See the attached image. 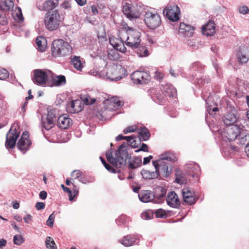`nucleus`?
Returning <instances> with one entry per match:
<instances>
[{
  "instance_id": "680f3d73",
  "label": "nucleus",
  "mask_w": 249,
  "mask_h": 249,
  "mask_svg": "<svg viewBox=\"0 0 249 249\" xmlns=\"http://www.w3.org/2000/svg\"><path fill=\"white\" fill-rule=\"evenodd\" d=\"M153 158L152 156H149L147 157H145L143 159V163L145 165L150 162L151 160Z\"/></svg>"
},
{
  "instance_id": "f704fd0d",
  "label": "nucleus",
  "mask_w": 249,
  "mask_h": 249,
  "mask_svg": "<svg viewBox=\"0 0 249 249\" xmlns=\"http://www.w3.org/2000/svg\"><path fill=\"white\" fill-rule=\"evenodd\" d=\"M45 245L48 249H57V246L54 240L50 236L47 237L45 241Z\"/></svg>"
},
{
  "instance_id": "0e129e2a",
  "label": "nucleus",
  "mask_w": 249,
  "mask_h": 249,
  "mask_svg": "<svg viewBox=\"0 0 249 249\" xmlns=\"http://www.w3.org/2000/svg\"><path fill=\"white\" fill-rule=\"evenodd\" d=\"M160 190L161 192V193L159 196H156L158 197V198L160 199L162 197H163L165 196V191L162 188H160Z\"/></svg>"
},
{
  "instance_id": "c756f323",
  "label": "nucleus",
  "mask_w": 249,
  "mask_h": 249,
  "mask_svg": "<svg viewBox=\"0 0 249 249\" xmlns=\"http://www.w3.org/2000/svg\"><path fill=\"white\" fill-rule=\"evenodd\" d=\"M36 44L38 50L41 52H43L45 50L46 43L44 38L42 37H37L36 38Z\"/></svg>"
},
{
  "instance_id": "0eeeda50",
  "label": "nucleus",
  "mask_w": 249,
  "mask_h": 249,
  "mask_svg": "<svg viewBox=\"0 0 249 249\" xmlns=\"http://www.w3.org/2000/svg\"><path fill=\"white\" fill-rule=\"evenodd\" d=\"M123 148H124V146L123 144L120 146L118 151L116 153L115 158L112 162L113 163H111L112 165L116 167L117 169H118V172L120 171L119 169L124 167L125 165L126 160L128 156L126 150H122Z\"/></svg>"
},
{
  "instance_id": "20e7f679",
  "label": "nucleus",
  "mask_w": 249,
  "mask_h": 249,
  "mask_svg": "<svg viewBox=\"0 0 249 249\" xmlns=\"http://www.w3.org/2000/svg\"><path fill=\"white\" fill-rule=\"evenodd\" d=\"M34 77L32 80L34 83L40 86L46 84V82L50 79L52 72L48 70H42L36 69L34 71Z\"/></svg>"
},
{
  "instance_id": "412c9836",
  "label": "nucleus",
  "mask_w": 249,
  "mask_h": 249,
  "mask_svg": "<svg viewBox=\"0 0 249 249\" xmlns=\"http://www.w3.org/2000/svg\"><path fill=\"white\" fill-rule=\"evenodd\" d=\"M202 32L207 36H212L215 32V23L213 21L209 20L202 27Z\"/></svg>"
},
{
  "instance_id": "6e6d98bb",
  "label": "nucleus",
  "mask_w": 249,
  "mask_h": 249,
  "mask_svg": "<svg viewBox=\"0 0 249 249\" xmlns=\"http://www.w3.org/2000/svg\"><path fill=\"white\" fill-rule=\"evenodd\" d=\"M249 10L247 6H243L239 8V11L241 14H246L249 12Z\"/></svg>"
},
{
  "instance_id": "5701e85b",
  "label": "nucleus",
  "mask_w": 249,
  "mask_h": 249,
  "mask_svg": "<svg viewBox=\"0 0 249 249\" xmlns=\"http://www.w3.org/2000/svg\"><path fill=\"white\" fill-rule=\"evenodd\" d=\"M59 0H46L42 5L41 10L52 11L59 4Z\"/></svg>"
},
{
  "instance_id": "a211bd4d",
  "label": "nucleus",
  "mask_w": 249,
  "mask_h": 249,
  "mask_svg": "<svg viewBox=\"0 0 249 249\" xmlns=\"http://www.w3.org/2000/svg\"><path fill=\"white\" fill-rule=\"evenodd\" d=\"M166 201L170 207L174 208H178L180 205L178 196L174 191L170 192L168 194Z\"/></svg>"
},
{
  "instance_id": "338daca9",
  "label": "nucleus",
  "mask_w": 249,
  "mask_h": 249,
  "mask_svg": "<svg viewBox=\"0 0 249 249\" xmlns=\"http://www.w3.org/2000/svg\"><path fill=\"white\" fill-rule=\"evenodd\" d=\"M91 8V11L94 15H96L98 13V10L96 6L92 5Z\"/></svg>"
},
{
  "instance_id": "c9c22d12",
  "label": "nucleus",
  "mask_w": 249,
  "mask_h": 249,
  "mask_svg": "<svg viewBox=\"0 0 249 249\" xmlns=\"http://www.w3.org/2000/svg\"><path fill=\"white\" fill-rule=\"evenodd\" d=\"M238 141V143L241 145H248L249 144V134L240 135Z\"/></svg>"
},
{
  "instance_id": "cd10ccee",
  "label": "nucleus",
  "mask_w": 249,
  "mask_h": 249,
  "mask_svg": "<svg viewBox=\"0 0 249 249\" xmlns=\"http://www.w3.org/2000/svg\"><path fill=\"white\" fill-rule=\"evenodd\" d=\"M113 48L114 49H110L108 51L107 57L110 60L117 61L120 58V54L118 53V51L119 50L115 49L114 47Z\"/></svg>"
},
{
  "instance_id": "aec40b11",
  "label": "nucleus",
  "mask_w": 249,
  "mask_h": 249,
  "mask_svg": "<svg viewBox=\"0 0 249 249\" xmlns=\"http://www.w3.org/2000/svg\"><path fill=\"white\" fill-rule=\"evenodd\" d=\"M83 109L81 101L79 100L71 101L67 107V111L71 113H76Z\"/></svg>"
},
{
  "instance_id": "de8ad7c7",
  "label": "nucleus",
  "mask_w": 249,
  "mask_h": 249,
  "mask_svg": "<svg viewBox=\"0 0 249 249\" xmlns=\"http://www.w3.org/2000/svg\"><path fill=\"white\" fill-rule=\"evenodd\" d=\"M8 22V20L6 17L5 13L0 11V24L2 25H6Z\"/></svg>"
},
{
  "instance_id": "f257e3e1",
  "label": "nucleus",
  "mask_w": 249,
  "mask_h": 249,
  "mask_svg": "<svg viewBox=\"0 0 249 249\" xmlns=\"http://www.w3.org/2000/svg\"><path fill=\"white\" fill-rule=\"evenodd\" d=\"M119 37L120 43L114 42V40L109 41L110 44L121 52L124 53L126 52V48L124 43L132 48H137L140 45L141 33L127 25H124V30L120 32Z\"/></svg>"
},
{
  "instance_id": "c85d7f7f",
  "label": "nucleus",
  "mask_w": 249,
  "mask_h": 249,
  "mask_svg": "<svg viewBox=\"0 0 249 249\" xmlns=\"http://www.w3.org/2000/svg\"><path fill=\"white\" fill-rule=\"evenodd\" d=\"M120 243L125 247H129L134 244L135 238L132 236L127 235L120 241Z\"/></svg>"
},
{
  "instance_id": "1a4fd4ad",
  "label": "nucleus",
  "mask_w": 249,
  "mask_h": 249,
  "mask_svg": "<svg viewBox=\"0 0 249 249\" xmlns=\"http://www.w3.org/2000/svg\"><path fill=\"white\" fill-rule=\"evenodd\" d=\"M163 13L166 18L172 21H177L179 19L180 9L176 5L166 6L163 10Z\"/></svg>"
},
{
  "instance_id": "ea45409f",
  "label": "nucleus",
  "mask_w": 249,
  "mask_h": 249,
  "mask_svg": "<svg viewBox=\"0 0 249 249\" xmlns=\"http://www.w3.org/2000/svg\"><path fill=\"white\" fill-rule=\"evenodd\" d=\"M71 176L72 177L71 178V180L77 179L81 181L83 176V173L79 170H75L72 172Z\"/></svg>"
},
{
  "instance_id": "6ab92c4d",
  "label": "nucleus",
  "mask_w": 249,
  "mask_h": 249,
  "mask_svg": "<svg viewBox=\"0 0 249 249\" xmlns=\"http://www.w3.org/2000/svg\"><path fill=\"white\" fill-rule=\"evenodd\" d=\"M72 124V120L67 114H63L60 116L57 121V125L60 128L66 129Z\"/></svg>"
},
{
  "instance_id": "a18cd8bd",
  "label": "nucleus",
  "mask_w": 249,
  "mask_h": 249,
  "mask_svg": "<svg viewBox=\"0 0 249 249\" xmlns=\"http://www.w3.org/2000/svg\"><path fill=\"white\" fill-rule=\"evenodd\" d=\"M160 160H163L164 161H172L173 160V156L170 153H165L160 155Z\"/></svg>"
},
{
  "instance_id": "a878e982",
  "label": "nucleus",
  "mask_w": 249,
  "mask_h": 249,
  "mask_svg": "<svg viewBox=\"0 0 249 249\" xmlns=\"http://www.w3.org/2000/svg\"><path fill=\"white\" fill-rule=\"evenodd\" d=\"M138 134L140 141H147L150 137V133L149 130L145 127H142L140 129Z\"/></svg>"
},
{
  "instance_id": "4be33fe9",
  "label": "nucleus",
  "mask_w": 249,
  "mask_h": 249,
  "mask_svg": "<svg viewBox=\"0 0 249 249\" xmlns=\"http://www.w3.org/2000/svg\"><path fill=\"white\" fill-rule=\"evenodd\" d=\"M155 196L154 193L148 190L142 191L139 194L140 200L145 203L153 201Z\"/></svg>"
},
{
  "instance_id": "e2e57ef3",
  "label": "nucleus",
  "mask_w": 249,
  "mask_h": 249,
  "mask_svg": "<svg viewBox=\"0 0 249 249\" xmlns=\"http://www.w3.org/2000/svg\"><path fill=\"white\" fill-rule=\"evenodd\" d=\"M32 217L30 214H27L23 219L25 223H29L31 221Z\"/></svg>"
},
{
  "instance_id": "4d7b16f0",
  "label": "nucleus",
  "mask_w": 249,
  "mask_h": 249,
  "mask_svg": "<svg viewBox=\"0 0 249 249\" xmlns=\"http://www.w3.org/2000/svg\"><path fill=\"white\" fill-rule=\"evenodd\" d=\"M45 207V203L42 202H37L36 204V208L37 210L44 209Z\"/></svg>"
},
{
  "instance_id": "37998d69",
  "label": "nucleus",
  "mask_w": 249,
  "mask_h": 249,
  "mask_svg": "<svg viewBox=\"0 0 249 249\" xmlns=\"http://www.w3.org/2000/svg\"><path fill=\"white\" fill-rule=\"evenodd\" d=\"M24 241L23 237L20 235H15L13 238V242L15 244L19 246Z\"/></svg>"
},
{
  "instance_id": "ddd939ff",
  "label": "nucleus",
  "mask_w": 249,
  "mask_h": 249,
  "mask_svg": "<svg viewBox=\"0 0 249 249\" xmlns=\"http://www.w3.org/2000/svg\"><path fill=\"white\" fill-rule=\"evenodd\" d=\"M54 111L51 110L48 112L47 116L42 119V126L45 129L49 130L54 125L55 119Z\"/></svg>"
},
{
  "instance_id": "69168bd1",
  "label": "nucleus",
  "mask_w": 249,
  "mask_h": 249,
  "mask_svg": "<svg viewBox=\"0 0 249 249\" xmlns=\"http://www.w3.org/2000/svg\"><path fill=\"white\" fill-rule=\"evenodd\" d=\"M77 4L80 6L84 5L87 2V0H75Z\"/></svg>"
},
{
  "instance_id": "7c9ffc66",
  "label": "nucleus",
  "mask_w": 249,
  "mask_h": 249,
  "mask_svg": "<svg viewBox=\"0 0 249 249\" xmlns=\"http://www.w3.org/2000/svg\"><path fill=\"white\" fill-rule=\"evenodd\" d=\"M71 62L74 67L77 70L81 71L83 68V64L79 56H74L71 59Z\"/></svg>"
},
{
  "instance_id": "2f4dec72",
  "label": "nucleus",
  "mask_w": 249,
  "mask_h": 249,
  "mask_svg": "<svg viewBox=\"0 0 249 249\" xmlns=\"http://www.w3.org/2000/svg\"><path fill=\"white\" fill-rule=\"evenodd\" d=\"M236 117L233 113H229L227 114L224 123L228 125H232V124L236 121Z\"/></svg>"
},
{
  "instance_id": "7ed1b4c3",
  "label": "nucleus",
  "mask_w": 249,
  "mask_h": 249,
  "mask_svg": "<svg viewBox=\"0 0 249 249\" xmlns=\"http://www.w3.org/2000/svg\"><path fill=\"white\" fill-rule=\"evenodd\" d=\"M64 17L61 15L57 10L48 11L44 18L45 27L49 31H53L58 29L63 22Z\"/></svg>"
},
{
  "instance_id": "2eb2a0df",
  "label": "nucleus",
  "mask_w": 249,
  "mask_h": 249,
  "mask_svg": "<svg viewBox=\"0 0 249 249\" xmlns=\"http://www.w3.org/2000/svg\"><path fill=\"white\" fill-rule=\"evenodd\" d=\"M182 195L184 202L188 205H193L197 200L195 192L191 191L189 188H183L182 190Z\"/></svg>"
},
{
  "instance_id": "4468645a",
  "label": "nucleus",
  "mask_w": 249,
  "mask_h": 249,
  "mask_svg": "<svg viewBox=\"0 0 249 249\" xmlns=\"http://www.w3.org/2000/svg\"><path fill=\"white\" fill-rule=\"evenodd\" d=\"M107 109L110 110H117L124 106V102L120 97H112L107 100Z\"/></svg>"
},
{
  "instance_id": "3c124183",
  "label": "nucleus",
  "mask_w": 249,
  "mask_h": 249,
  "mask_svg": "<svg viewBox=\"0 0 249 249\" xmlns=\"http://www.w3.org/2000/svg\"><path fill=\"white\" fill-rule=\"evenodd\" d=\"M137 129V127L136 125H131L125 128L123 132L124 134H127L128 133L135 132Z\"/></svg>"
},
{
  "instance_id": "49530a36",
  "label": "nucleus",
  "mask_w": 249,
  "mask_h": 249,
  "mask_svg": "<svg viewBox=\"0 0 249 249\" xmlns=\"http://www.w3.org/2000/svg\"><path fill=\"white\" fill-rule=\"evenodd\" d=\"M154 213L151 212L150 211H148L144 212L142 213V219L145 220L150 219L151 217L153 216V214Z\"/></svg>"
},
{
  "instance_id": "39448f33",
  "label": "nucleus",
  "mask_w": 249,
  "mask_h": 249,
  "mask_svg": "<svg viewBox=\"0 0 249 249\" xmlns=\"http://www.w3.org/2000/svg\"><path fill=\"white\" fill-rule=\"evenodd\" d=\"M126 71L121 65H113L107 69V75L111 80H119L126 75Z\"/></svg>"
},
{
  "instance_id": "bf43d9fd",
  "label": "nucleus",
  "mask_w": 249,
  "mask_h": 249,
  "mask_svg": "<svg viewBox=\"0 0 249 249\" xmlns=\"http://www.w3.org/2000/svg\"><path fill=\"white\" fill-rule=\"evenodd\" d=\"M163 74L161 72L158 71L155 72V77L159 80H161L163 78Z\"/></svg>"
},
{
  "instance_id": "423d86ee",
  "label": "nucleus",
  "mask_w": 249,
  "mask_h": 249,
  "mask_svg": "<svg viewBox=\"0 0 249 249\" xmlns=\"http://www.w3.org/2000/svg\"><path fill=\"white\" fill-rule=\"evenodd\" d=\"M240 133V127L237 125L232 124L227 125L222 132L221 136L223 139H227L231 142L235 140Z\"/></svg>"
},
{
  "instance_id": "4c0bfd02",
  "label": "nucleus",
  "mask_w": 249,
  "mask_h": 249,
  "mask_svg": "<svg viewBox=\"0 0 249 249\" xmlns=\"http://www.w3.org/2000/svg\"><path fill=\"white\" fill-rule=\"evenodd\" d=\"M137 54L140 57L147 56L149 55V52L145 46H142L138 48Z\"/></svg>"
},
{
  "instance_id": "13d9d810",
  "label": "nucleus",
  "mask_w": 249,
  "mask_h": 249,
  "mask_svg": "<svg viewBox=\"0 0 249 249\" xmlns=\"http://www.w3.org/2000/svg\"><path fill=\"white\" fill-rule=\"evenodd\" d=\"M105 167L111 173H115V170L107 163L104 165Z\"/></svg>"
},
{
  "instance_id": "473e14b6",
  "label": "nucleus",
  "mask_w": 249,
  "mask_h": 249,
  "mask_svg": "<svg viewBox=\"0 0 249 249\" xmlns=\"http://www.w3.org/2000/svg\"><path fill=\"white\" fill-rule=\"evenodd\" d=\"M14 3L12 0H4L0 4V8L3 10H9L13 7Z\"/></svg>"
},
{
  "instance_id": "58836bf2",
  "label": "nucleus",
  "mask_w": 249,
  "mask_h": 249,
  "mask_svg": "<svg viewBox=\"0 0 249 249\" xmlns=\"http://www.w3.org/2000/svg\"><path fill=\"white\" fill-rule=\"evenodd\" d=\"M82 100L86 105H90L96 102L95 98L91 97L89 95H86L83 96Z\"/></svg>"
},
{
  "instance_id": "774afa93",
  "label": "nucleus",
  "mask_w": 249,
  "mask_h": 249,
  "mask_svg": "<svg viewBox=\"0 0 249 249\" xmlns=\"http://www.w3.org/2000/svg\"><path fill=\"white\" fill-rule=\"evenodd\" d=\"M6 244V240L4 239H2L0 240V248H2L3 247L5 246Z\"/></svg>"
},
{
  "instance_id": "72a5a7b5",
  "label": "nucleus",
  "mask_w": 249,
  "mask_h": 249,
  "mask_svg": "<svg viewBox=\"0 0 249 249\" xmlns=\"http://www.w3.org/2000/svg\"><path fill=\"white\" fill-rule=\"evenodd\" d=\"M66 184L68 186H71V185L72 186V190L73 194H74V196H76L78 195L79 187L75 185L74 180H71V178H67L66 180Z\"/></svg>"
},
{
  "instance_id": "b1692460",
  "label": "nucleus",
  "mask_w": 249,
  "mask_h": 249,
  "mask_svg": "<svg viewBox=\"0 0 249 249\" xmlns=\"http://www.w3.org/2000/svg\"><path fill=\"white\" fill-rule=\"evenodd\" d=\"M179 30L181 32L186 34V36H191L194 33V27L189 24L184 22L180 23Z\"/></svg>"
},
{
  "instance_id": "09e8293b",
  "label": "nucleus",
  "mask_w": 249,
  "mask_h": 249,
  "mask_svg": "<svg viewBox=\"0 0 249 249\" xmlns=\"http://www.w3.org/2000/svg\"><path fill=\"white\" fill-rule=\"evenodd\" d=\"M55 218L54 212H53L49 217L46 221L47 225L50 227H52L53 225L54 219Z\"/></svg>"
},
{
  "instance_id": "c03bdc74",
  "label": "nucleus",
  "mask_w": 249,
  "mask_h": 249,
  "mask_svg": "<svg viewBox=\"0 0 249 249\" xmlns=\"http://www.w3.org/2000/svg\"><path fill=\"white\" fill-rule=\"evenodd\" d=\"M61 186L63 188V190L65 192H67L69 193L70 200H72L74 198V197L76 196H74V194H73L72 189H70V188L65 186L63 184H62Z\"/></svg>"
},
{
  "instance_id": "dca6fc26",
  "label": "nucleus",
  "mask_w": 249,
  "mask_h": 249,
  "mask_svg": "<svg viewBox=\"0 0 249 249\" xmlns=\"http://www.w3.org/2000/svg\"><path fill=\"white\" fill-rule=\"evenodd\" d=\"M123 12L130 19L138 18L139 17V13L135 7L127 2L125 3L123 6Z\"/></svg>"
},
{
  "instance_id": "f03ea898",
  "label": "nucleus",
  "mask_w": 249,
  "mask_h": 249,
  "mask_svg": "<svg viewBox=\"0 0 249 249\" xmlns=\"http://www.w3.org/2000/svg\"><path fill=\"white\" fill-rule=\"evenodd\" d=\"M51 52L53 57H66L71 54L72 48L68 42L61 39H57L53 41Z\"/></svg>"
},
{
  "instance_id": "393cba45",
  "label": "nucleus",
  "mask_w": 249,
  "mask_h": 249,
  "mask_svg": "<svg viewBox=\"0 0 249 249\" xmlns=\"http://www.w3.org/2000/svg\"><path fill=\"white\" fill-rule=\"evenodd\" d=\"M50 79H52L55 86H60L66 83V78L64 75L56 76L52 72V75L50 76Z\"/></svg>"
},
{
  "instance_id": "9d476101",
  "label": "nucleus",
  "mask_w": 249,
  "mask_h": 249,
  "mask_svg": "<svg viewBox=\"0 0 249 249\" xmlns=\"http://www.w3.org/2000/svg\"><path fill=\"white\" fill-rule=\"evenodd\" d=\"M152 162L155 171L158 173V177L161 175L163 177L166 178L169 175L168 163L167 161L163 160H157L153 161Z\"/></svg>"
},
{
  "instance_id": "9b49d317",
  "label": "nucleus",
  "mask_w": 249,
  "mask_h": 249,
  "mask_svg": "<svg viewBox=\"0 0 249 249\" xmlns=\"http://www.w3.org/2000/svg\"><path fill=\"white\" fill-rule=\"evenodd\" d=\"M19 135V132L12 126L6 135L5 147L11 149L14 148Z\"/></svg>"
},
{
  "instance_id": "6e6552de",
  "label": "nucleus",
  "mask_w": 249,
  "mask_h": 249,
  "mask_svg": "<svg viewBox=\"0 0 249 249\" xmlns=\"http://www.w3.org/2000/svg\"><path fill=\"white\" fill-rule=\"evenodd\" d=\"M144 22L148 27L154 30L159 27L161 20L160 16L157 13L147 12L144 15Z\"/></svg>"
},
{
  "instance_id": "f3484780",
  "label": "nucleus",
  "mask_w": 249,
  "mask_h": 249,
  "mask_svg": "<svg viewBox=\"0 0 249 249\" xmlns=\"http://www.w3.org/2000/svg\"><path fill=\"white\" fill-rule=\"evenodd\" d=\"M131 78L134 82L137 84L146 83L149 81V75L143 71H134L131 75Z\"/></svg>"
},
{
  "instance_id": "e433bc0d",
  "label": "nucleus",
  "mask_w": 249,
  "mask_h": 249,
  "mask_svg": "<svg viewBox=\"0 0 249 249\" xmlns=\"http://www.w3.org/2000/svg\"><path fill=\"white\" fill-rule=\"evenodd\" d=\"M142 160L140 158H135L129 163V167L132 169L137 168L141 165Z\"/></svg>"
},
{
  "instance_id": "052dcab7",
  "label": "nucleus",
  "mask_w": 249,
  "mask_h": 249,
  "mask_svg": "<svg viewBox=\"0 0 249 249\" xmlns=\"http://www.w3.org/2000/svg\"><path fill=\"white\" fill-rule=\"evenodd\" d=\"M39 197L42 199H45L47 196V192L45 191H41L39 193Z\"/></svg>"
},
{
  "instance_id": "79ce46f5",
  "label": "nucleus",
  "mask_w": 249,
  "mask_h": 249,
  "mask_svg": "<svg viewBox=\"0 0 249 249\" xmlns=\"http://www.w3.org/2000/svg\"><path fill=\"white\" fill-rule=\"evenodd\" d=\"M237 58L238 62L241 64L247 63L249 59L246 54H243L241 52L238 53Z\"/></svg>"
},
{
  "instance_id": "864d4df0",
  "label": "nucleus",
  "mask_w": 249,
  "mask_h": 249,
  "mask_svg": "<svg viewBox=\"0 0 249 249\" xmlns=\"http://www.w3.org/2000/svg\"><path fill=\"white\" fill-rule=\"evenodd\" d=\"M141 151H144V152H148V147L146 144L142 143L141 148L136 150L135 151L136 152H139Z\"/></svg>"
},
{
  "instance_id": "bb28decb",
  "label": "nucleus",
  "mask_w": 249,
  "mask_h": 249,
  "mask_svg": "<svg viewBox=\"0 0 249 249\" xmlns=\"http://www.w3.org/2000/svg\"><path fill=\"white\" fill-rule=\"evenodd\" d=\"M142 177L145 179H152L158 177V173L155 171H150L147 170H142L141 171Z\"/></svg>"
},
{
  "instance_id": "603ef678",
  "label": "nucleus",
  "mask_w": 249,
  "mask_h": 249,
  "mask_svg": "<svg viewBox=\"0 0 249 249\" xmlns=\"http://www.w3.org/2000/svg\"><path fill=\"white\" fill-rule=\"evenodd\" d=\"M106 158H107V161L110 163L111 164L112 163H113L112 162H113V160H114L115 158H114L112 156V152L111 149H110V150H108L106 153Z\"/></svg>"
},
{
  "instance_id": "f8f14e48",
  "label": "nucleus",
  "mask_w": 249,
  "mask_h": 249,
  "mask_svg": "<svg viewBox=\"0 0 249 249\" xmlns=\"http://www.w3.org/2000/svg\"><path fill=\"white\" fill-rule=\"evenodd\" d=\"M32 144V142L29 139V134L27 131L23 132L21 138L18 142V149L23 151L24 153L29 148Z\"/></svg>"
},
{
  "instance_id": "a19ab883",
  "label": "nucleus",
  "mask_w": 249,
  "mask_h": 249,
  "mask_svg": "<svg viewBox=\"0 0 249 249\" xmlns=\"http://www.w3.org/2000/svg\"><path fill=\"white\" fill-rule=\"evenodd\" d=\"M154 213L157 218H165L167 217L166 212L162 209H157L154 212Z\"/></svg>"
},
{
  "instance_id": "5fc2aeb1",
  "label": "nucleus",
  "mask_w": 249,
  "mask_h": 249,
  "mask_svg": "<svg viewBox=\"0 0 249 249\" xmlns=\"http://www.w3.org/2000/svg\"><path fill=\"white\" fill-rule=\"evenodd\" d=\"M136 138L133 136V139L130 142H129L130 143V145L133 148H137L138 146V143H137L136 140Z\"/></svg>"
},
{
  "instance_id": "8fccbe9b",
  "label": "nucleus",
  "mask_w": 249,
  "mask_h": 249,
  "mask_svg": "<svg viewBox=\"0 0 249 249\" xmlns=\"http://www.w3.org/2000/svg\"><path fill=\"white\" fill-rule=\"evenodd\" d=\"M9 74L8 71L3 69L0 70V79L4 80L9 77Z\"/></svg>"
}]
</instances>
